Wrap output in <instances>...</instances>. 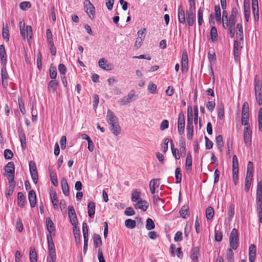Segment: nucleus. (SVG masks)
Segmentation results:
<instances>
[{
  "label": "nucleus",
  "instance_id": "nucleus-49",
  "mask_svg": "<svg viewBox=\"0 0 262 262\" xmlns=\"http://www.w3.org/2000/svg\"><path fill=\"white\" fill-rule=\"evenodd\" d=\"M175 177L177 180V183H180L182 179V174L181 173V169L180 168L178 167L175 170Z\"/></svg>",
  "mask_w": 262,
  "mask_h": 262
},
{
  "label": "nucleus",
  "instance_id": "nucleus-18",
  "mask_svg": "<svg viewBox=\"0 0 262 262\" xmlns=\"http://www.w3.org/2000/svg\"><path fill=\"white\" fill-rule=\"evenodd\" d=\"M252 11L255 19H258V0H252Z\"/></svg>",
  "mask_w": 262,
  "mask_h": 262
},
{
  "label": "nucleus",
  "instance_id": "nucleus-28",
  "mask_svg": "<svg viewBox=\"0 0 262 262\" xmlns=\"http://www.w3.org/2000/svg\"><path fill=\"white\" fill-rule=\"evenodd\" d=\"M51 199L53 203V206L55 209L58 208V200L57 198V194L55 191H52L50 193Z\"/></svg>",
  "mask_w": 262,
  "mask_h": 262
},
{
  "label": "nucleus",
  "instance_id": "nucleus-24",
  "mask_svg": "<svg viewBox=\"0 0 262 262\" xmlns=\"http://www.w3.org/2000/svg\"><path fill=\"white\" fill-rule=\"evenodd\" d=\"M58 82L55 80L50 81L48 85V90L50 92L54 93L57 89Z\"/></svg>",
  "mask_w": 262,
  "mask_h": 262
},
{
  "label": "nucleus",
  "instance_id": "nucleus-27",
  "mask_svg": "<svg viewBox=\"0 0 262 262\" xmlns=\"http://www.w3.org/2000/svg\"><path fill=\"white\" fill-rule=\"evenodd\" d=\"M46 224L47 230L49 232V234H51L52 232L54 231L55 227L54 225L50 218L48 217L46 219Z\"/></svg>",
  "mask_w": 262,
  "mask_h": 262
},
{
  "label": "nucleus",
  "instance_id": "nucleus-35",
  "mask_svg": "<svg viewBox=\"0 0 262 262\" xmlns=\"http://www.w3.org/2000/svg\"><path fill=\"white\" fill-rule=\"evenodd\" d=\"M232 171H238V160L236 155H234L232 158Z\"/></svg>",
  "mask_w": 262,
  "mask_h": 262
},
{
  "label": "nucleus",
  "instance_id": "nucleus-61",
  "mask_svg": "<svg viewBox=\"0 0 262 262\" xmlns=\"http://www.w3.org/2000/svg\"><path fill=\"white\" fill-rule=\"evenodd\" d=\"M236 28L238 30L237 32V36H239L240 39H242L243 37V27L241 24H237L236 25Z\"/></svg>",
  "mask_w": 262,
  "mask_h": 262
},
{
  "label": "nucleus",
  "instance_id": "nucleus-46",
  "mask_svg": "<svg viewBox=\"0 0 262 262\" xmlns=\"http://www.w3.org/2000/svg\"><path fill=\"white\" fill-rule=\"evenodd\" d=\"M258 129L262 131V107L260 108L258 113Z\"/></svg>",
  "mask_w": 262,
  "mask_h": 262
},
{
  "label": "nucleus",
  "instance_id": "nucleus-52",
  "mask_svg": "<svg viewBox=\"0 0 262 262\" xmlns=\"http://www.w3.org/2000/svg\"><path fill=\"white\" fill-rule=\"evenodd\" d=\"M249 115H242V124L246 126L249 125Z\"/></svg>",
  "mask_w": 262,
  "mask_h": 262
},
{
  "label": "nucleus",
  "instance_id": "nucleus-53",
  "mask_svg": "<svg viewBox=\"0 0 262 262\" xmlns=\"http://www.w3.org/2000/svg\"><path fill=\"white\" fill-rule=\"evenodd\" d=\"M20 141L21 142V146L23 148H26V136L24 133H20L19 135Z\"/></svg>",
  "mask_w": 262,
  "mask_h": 262
},
{
  "label": "nucleus",
  "instance_id": "nucleus-11",
  "mask_svg": "<svg viewBox=\"0 0 262 262\" xmlns=\"http://www.w3.org/2000/svg\"><path fill=\"white\" fill-rule=\"evenodd\" d=\"M256 248L252 244L249 247V259L250 262H254L256 258Z\"/></svg>",
  "mask_w": 262,
  "mask_h": 262
},
{
  "label": "nucleus",
  "instance_id": "nucleus-16",
  "mask_svg": "<svg viewBox=\"0 0 262 262\" xmlns=\"http://www.w3.org/2000/svg\"><path fill=\"white\" fill-rule=\"evenodd\" d=\"M178 19L180 23L184 24L186 23L185 11L181 6L178 8Z\"/></svg>",
  "mask_w": 262,
  "mask_h": 262
},
{
  "label": "nucleus",
  "instance_id": "nucleus-26",
  "mask_svg": "<svg viewBox=\"0 0 262 262\" xmlns=\"http://www.w3.org/2000/svg\"><path fill=\"white\" fill-rule=\"evenodd\" d=\"M186 16V21L188 25L189 26H192L194 24L195 20V16L194 14L187 12Z\"/></svg>",
  "mask_w": 262,
  "mask_h": 262
},
{
  "label": "nucleus",
  "instance_id": "nucleus-29",
  "mask_svg": "<svg viewBox=\"0 0 262 262\" xmlns=\"http://www.w3.org/2000/svg\"><path fill=\"white\" fill-rule=\"evenodd\" d=\"M30 260L31 262H37V256L34 247H31L30 250Z\"/></svg>",
  "mask_w": 262,
  "mask_h": 262
},
{
  "label": "nucleus",
  "instance_id": "nucleus-64",
  "mask_svg": "<svg viewBox=\"0 0 262 262\" xmlns=\"http://www.w3.org/2000/svg\"><path fill=\"white\" fill-rule=\"evenodd\" d=\"M124 213L127 216H131V215H133L135 214V211H134V210L133 209V208L127 207L125 209V210L124 211Z\"/></svg>",
  "mask_w": 262,
  "mask_h": 262
},
{
  "label": "nucleus",
  "instance_id": "nucleus-31",
  "mask_svg": "<svg viewBox=\"0 0 262 262\" xmlns=\"http://www.w3.org/2000/svg\"><path fill=\"white\" fill-rule=\"evenodd\" d=\"M25 196L23 193L21 192H19L17 194V203L18 205L23 207L25 206Z\"/></svg>",
  "mask_w": 262,
  "mask_h": 262
},
{
  "label": "nucleus",
  "instance_id": "nucleus-5",
  "mask_svg": "<svg viewBox=\"0 0 262 262\" xmlns=\"http://www.w3.org/2000/svg\"><path fill=\"white\" fill-rule=\"evenodd\" d=\"M229 241L231 248L236 249L238 247V235L237 231L235 228L231 231Z\"/></svg>",
  "mask_w": 262,
  "mask_h": 262
},
{
  "label": "nucleus",
  "instance_id": "nucleus-23",
  "mask_svg": "<svg viewBox=\"0 0 262 262\" xmlns=\"http://www.w3.org/2000/svg\"><path fill=\"white\" fill-rule=\"evenodd\" d=\"M0 56L2 64L5 65L7 61V56L5 47L3 45H0Z\"/></svg>",
  "mask_w": 262,
  "mask_h": 262
},
{
  "label": "nucleus",
  "instance_id": "nucleus-15",
  "mask_svg": "<svg viewBox=\"0 0 262 262\" xmlns=\"http://www.w3.org/2000/svg\"><path fill=\"white\" fill-rule=\"evenodd\" d=\"M28 199L32 208L35 206L36 203V194L34 190H30L28 193Z\"/></svg>",
  "mask_w": 262,
  "mask_h": 262
},
{
  "label": "nucleus",
  "instance_id": "nucleus-10",
  "mask_svg": "<svg viewBox=\"0 0 262 262\" xmlns=\"http://www.w3.org/2000/svg\"><path fill=\"white\" fill-rule=\"evenodd\" d=\"M148 207V203L147 201L141 199L139 200L137 203L135 205V208L136 209H139L141 210L145 211Z\"/></svg>",
  "mask_w": 262,
  "mask_h": 262
},
{
  "label": "nucleus",
  "instance_id": "nucleus-36",
  "mask_svg": "<svg viewBox=\"0 0 262 262\" xmlns=\"http://www.w3.org/2000/svg\"><path fill=\"white\" fill-rule=\"evenodd\" d=\"M188 210H189V208L188 206H183L180 211V215L181 216L183 217V218H186L188 215Z\"/></svg>",
  "mask_w": 262,
  "mask_h": 262
},
{
  "label": "nucleus",
  "instance_id": "nucleus-48",
  "mask_svg": "<svg viewBox=\"0 0 262 262\" xmlns=\"http://www.w3.org/2000/svg\"><path fill=\"white\" fill-rule=\"evenodd\" d=\"M189 11H188L187 12H188L189 13L194 14V12L195 11L194 0H189Z\"/></svg>",
  "mask_w": 262,
  "mask_h": 262
},
{
  "label": "nucleus",
  "instance_id": "nucleus-25",
  "mask_svg": "<svg viewBox=\"0 0 262 262\" xmlns=\"http://www.w3.org/2000/svg\"><path fill=\"white\" fill-rule=\"evenodd\" d=\"M88 214L90 217H92L95 213V204L91 201L89 203L88 205Z\"/></svg>",
  "mask_w": 262,
  "mask_h": 262
},
{
  "label": "nucleus",
  "instance_id": "nucleus-63",
  "mask_svg": "<svg viewBox=\"0 0 262 262\" xmlns=\"http://www.w3.org/2000/svg\"><path fill=\"white\" fill-rule=\"evenodd\" d=\"M13 156V152L10 149H7L4 151V156L7 159H11Z\"/></svg>",
  "mask_w": 262,
  "mask_h": 262
},
{
  "label": "nucleus",
  "instance_id": "nucleus-62",
  "mask_svg": "<svg viewBox=\"0 0 262 262\" xmlns=\"http://www.w3.org/2000/svg\"><path fill=\"white\" fill-rule=\"evenodd\" d=\"M228 216H229L230 219H231L233 217L234 214V207L233 205H230L228 209Z\"/></svg>",
  "mask_w": 262,
  "mask_h": 262
},
{
  "label": "nucleus",
  "instance_id": "nucleus-4",
  "mask_svg": "<svg viewBox=\"0 0 262 262\" xmlns=\"http://www.w3.org/2000/svg\"><path fill=\"white\" fill-rule=\"evenodd\" d=\"M255 94L256 101L259 105H262V84L255 80Z\"/></svg>",
  "mask_w": 262,
  "mask_h": 262
},
{
  "label": "nucleus",
  "instance_id": "nucleus-30",
  "mask_svg": "<svg viewBox=\"0 0 262 262\" xmlns=\"http://www.w3.org/2000/svg\"><path fill=\"white\" fill-rule=\"evenodd\" d=\"M141 192L137 189H135L132 191L131 199L133 202H136L141 200L140 199Z\"/></svg>",
  "mask_w": 262,
  "mask_h": 262
},
{
  "label": "nucleus",
  "instance_id": "nucleus-7",
  "mask_svg": "<svg viewBox=\"0 0 262 262\" xmlns=\"http://www.w3.org/2000/svg\"><path fill=\"white\" fill-rule=\"evenodd\" d=\"M29 166L31 178L33 182L36 184L38 182V173L35 162L32 161H30Z\"/></svg>",
  "mask_w": 262,
  "mask_h": 262
},
{
  "label": "nucleus",
  "instance_id": "nucleus-9",
  "mask_svg": "<svg viewBox=\"0 0 262 262\" xmlns=\"http://www.w3.org/2000/svg\"><path fill=\"white\" fill-rule=\"evenodd\" d=\"M238 14V10L236 7L232 8L231 11V14L229 16V25L235 26V18Z\"/></svg>",
  "mask_w": 262,
  "mask_h": 262
},
{
  "label": "nucleus",
  "instance_id": "nucleus-43",
  "mask_svg": "<svg viewBox=\"0 0 262 262\" xmlns=\"http://www.w3.org/2000/svg\"><path fill=\"white\" fill-rule=\"evenodd\" d=\"M180 149L181 155L185 156L186 152L185 142L183 138H181L180 140Z\"/></svg>",
  "mask_w": 262,
  "mask_h": 262
},
{
  "label": "nucleus",
  "instance_id": "nucleus-34",
  "mask_svg": "<svg viewBox=\"0 0 262 262\" xmlns=\"http://www.w3.org/2000/svg\"><path fill=\"white\" fill-rule=\"evenodd\" d=\"M214 212L213 209L211 207H208L206 210V216L208 220L212 219L214 216Z\"/></svg>",
  "mask_w": 262,
  "mask_h": 262
},
{
  "label": "nucleus",
  "instance_id": "nucleus-42",
  "mask_svg": "<svg viewBox=\"0 0 262 262\" xmlns=\"http://www.w3.org/2000/svg\"><path fill=\"white\" fill-rule=\"evenodd\" d=\"M160 179H152L150 181L149 187L154 188L156 189L160 185Z\"/></svg>",
  "mask_w": 262,
  "mask_h": 262
},
{
  "label": "nucleus",
  "instance_id": "nucleus-56",
  "mask_svg": "<svg viewBox=\"0 0 262 262\" xmlns=\"http://www.w3.org/2000/svg\"><path fill=\"white\" fill-rule=\"evenodd\" d=\"M46 35L48 44H52V42H53V40L52 37V33L50 29H48L47 30Z\"/></svg>",
  "mask_w": 262,
  "mask_h": 262
},
{
  "label": "nucleus",
  "instance_id": "nucleus-59",
  "mask_svg": "<svg viewBox=\"0 0 262 262\" xmlns=\"http://www.w3.org/2000/svg\"><path fill=\"white\" fill-rule=\"evenodd\" d=\"M31 7V3L29 2H23L19 5L20 8L23 10H25L27 8H30Z\"/></svg>",
  "mask_w": 262,
  "mask_h": 262
},
{
  "label": "nucleus",
  "instance_id": "nucleus-41",
  "mask_svg": "<svg viewBox=\"0 0 262 262\" xmlns=\"http://www.w3.org/2000/svg\"><path fill=\"white\" fill-rule=\"evenodd\" d=\"M73 232H74V236H75L76 242L79 243V241H80V231H79V228L77 227V226H74V227H73Z\"/></svg>",
  "mask_w": 262,
  "mask_h": 262
},
{
  "label": "nucleus",
  "instance_id": "nucleus-3",
  "mask_svg": "<svg viewBox=\"0 0 262 262\" xmlns=\"http://www.w3.org/2000/svg\"><path fill=\"white\" fill-rule=\"evenodd\" d=\"M5 175L6 176L9 183L13 182L14 177V166L12 162L8 163L5 168Z\"/></svg>",
  "mask_w": 262,
  "mask_h": 262
},
{
  "label": "nucleus",
  "instance_id": "nucleus-40",
  "mask_svg": "<svg viewBox=\"0 0 262 262\" xmlns=\"http://www.w3.org/2000/svg\"><path fill=\"white\" fill-rule=\"evenodd\" d=\"M155 227V223L153 220L150 218L146 220V228L148 230L154 229Z\"/></svg>",
  "mask_w": 262,
  "mask_h": 262
},
{
  "label": "nucleus",
  "instance_id": "nucleus-1",
  "mask_svg": "<svg viewBox=\"0 0 262 262\" xmlns=\"http://www.w3.org/2000/svg\"><path fill=\"white\" fill-rule=\"evenodd\" d=\"M256 213L260 223L262 224V182L257 184L256 195Z\"/></svg>",
  "mask_w": 262,
  "mask_h": 262
},
{
  "label": "nucleus",
  "instance_id": "nucleus-6",
  "mask_svg": "<svg viewBox=\"0 0 262 262\" xmlns=\"http://www.w3.org/2000/svg\"><path fill=\"white\" fill-rule=\"evenodd\" d=\"M244 140L246 146L251 144L252 131L250 129V125L245 126L244 129Z\"/></svg>",
  "mask_w": 262,
  "mask_h": 262
},
{
  "label": "nucleus",
  "instance_id": "nucleus-13",
  "mask_svg": "<svg viewBox=\"0 0 262 262\" xmlns=\"http://www.w3.org/2000/svg\"><path fill=\"white\" fill-rule=\"evenodd\" d=\"M106 121L109 124L118 121L114 113L110 110L107 112Z\"/></svg>",
  "mask_w": 262,
  "mask_h": 262
},
{
  "label": "nucleus",
  "instance_id": "nucleus-38",
  "mask_svg": "<svg viewBox=\"0 0 262 262\" xmlns=\"http://www.w3.org/2000/svg\"><path fill=\"white\" fill-rule=\"evenodd\" d=\"M157 85L151 82H150L148 85V91L149 93L155 94L157 93Z\"/></svg>",
  "mask_w": 262,
  "mask_h": 262
},
{
  "label": "nucleus",
  "instance_id": "nucleus-37",
  "mask_svg": "<svg viewBox=\"0 0 262 262\" xmlns=\"http://www.w3.org/2000/svg\"><path fill=\"white\" fill-rule=\"evenodd\" d=\"M125 225L128 228L133 229L136 227V222L135 220L127 219L125 221Z\"/></svg>",
  "mask_w": 262,
  "mask_h": 262
},
{
  "label": "nucleus",
  "instance_id": "nucleus-47",
  "mask_svg": "<svg viewBox=\"0 0 262 262\" xmlns=\"http://www.w3.org/2000/svg\"><path fill=\"white\" fill-rule=\"evenodd\" d=\"M203 12L204 9L203 8H200L198 10V24L199 26L202 25L203 22Z\"/></svg>",
  "mask_w": 262,
  "mask_h": 262
},
{
  "label": "nucleus",
  "instance_id": "nucleus-14",
  "mask_svg": "<svg viewBox=\"0 0 262 262\" xmlns=\"http://www.w3.org/2000/svg\"><path fill=\"white\" fill-rule=\"evenodd\" d=\"M193 115L192 110L191 109L189 112L188 111L187 114V124L186 127V130H193Z\"/></svg>",
  "mask_w": 262,
  "mask_h": 262
},
{
  "label": "nucleus",
  "instance_id": "nucleus-57",
  "mask_svg": "<svg viewBox=\"0 0 262 262\" xmlns=\"http://www.w3.org/2000/svg\"><path fill=\"white\" fill-rule=\"evenodd\" d=\"M215 11L216 19L217 21L220 23L221 20V9L219 6L215 7Z\"/></svg>",
  "mask_w": 262,
  "mask_h": 262
},
{
  "label": "nucleus",
  "instance_id": "nucleus-8",
  "mask_svg": "<svg viewBox=\"0 0 262 262\" xmlns=\"http://www.w3.org/2000/svg\"><path fill=\"white\" fill-rule=\"evenodd\" d=\"M188 69V55L186 51H183L181 59V71L182 73H186Z\"/></svg>",
  "mask_w": 262,
  "mask_h": 262
},
{
  "label": "nucleus",
  "instance_id": "nucleus-2",
  "mask_svg": "<svg viewBox=\"0 0 262 262\" xmlns=\"http://www.w3.org/2000/svg\"><path fill=\"white\" fill-rule=\"evenodd\" d=\"M84 10L89 17L93 20L95 17V8L90 0H85L83 2Z\"/></svg>",
  "mask_w": 262,
  "mask_h": 262
},
{
  "label": "nucleus",
  "instance_id": "nucleus-44",
  "mask_svg": "<svg viewBox=\"0 0 262 262\" xmlns=\"http://www.w3.org/2000/svg\"><path fill=\"white\" fill-rule=\"evenodd\" d=\"M234 255L232 249H228L227 252V262H234Z\"/></svg>",
  "mask_w": 262,
  "mask_h": 262
},
{
  "label": "nucleus",
  "instance_id": "nucleus-17",
  "mask_svg": "<svg viewBox=\"0 0 262 262\" xmlns=\"http://www.w3.org/2000/svg\"><path fill=\"white\" fill-rule=\"evenodd\" d=\"M192 157L190 152H188L185 161V168L188 172H190L191 170Z\"/></svg>",
  "mask_w": 262,
  "mask_h": 262
},
{
  "label": "nucleus",
  "instance_id": "nucleus-55",
  "mask_svg": "<svg viewBox=\"0 0 262 262\" xmlns=\"http://www.w3.org/2000/svg\"><path fill=\"white\" fill-rule=\"evenodd\" d=\"M169 142V140L168 138H165L163 140V144L162 145L161 150L164 153L168 150V144Z\"/></svg>",
  "mask_w": 262,
  "mask_h": 262
},
{
  "label": "nucleus",
  "instance_id": "nucleus-39",
  "mask_svg": "<svg viewBox=\"0 0 262 262\" xmlns=\"http://www.w3.org/2000/svg\"><path fill=\"white\" fill-rule=\"evenodd\" d=\"M210 36L211 40L213 42H214L217 39V32L215 27H212L210 31Z\"/></svg>",
  "mask_w": 262,
  "mask_h": 262
},
{
  "label": "nucleus",
  "instance_id": "nucleus-33",
  "mask_svg": "<svg viewBox=\"0 0 262 262\" xmlns=\"http://www.w3.org/2000/svg\"><path fill=\"white\" fill-rule=\"evenodd\" d=\"M94 246L95 248L98 247L101 245L102 242L99 235L94 234L93 235Z\"/></svg>",
  "mask_w": 262,
  "mask_h": 262
},
{
  "label": "nucleus",
  "instance_id": "nucleus-58",
  "mask_svg": "<svg viewBox=\"0 0 262 262\" xmlns=\"http://www.w3.org/2000/svg\"><path fill=\"white\" fill-rule=\"evenodd\" d=\"M10 186L9 189L7 190L6 195H10L12 194L14 188L15 186V183L14 181H13V182L9 183Z\"/></svg>",
  "mask_w": 262,
  "mask_h": 262
},
{
  "label": "nucleus",
  "instance_id": "nucleus-22",
  "mask_svg": "<svg viewBox=\"0 0 262 262\" xmlns=\"http://www.w3.org/2000/svg\"><path fill=\"white\" fill-rule=\"evenodd\" d=\"M253 174H247L245 180V190L248 192L249 190L252 181Z\"/></svg>",
  "mask_w": 262,
  "mask_h": 262
},
{
  "label": "nucleus",
  "instance_id": "nucleus-32",
  "mask_svg": "<svg viewBox=\"0 0 262 262\" xmlns=\"http://www.w3.org/2000/svg\"><path fill=\"white\" fill-rule=\"evenodd\" d=\"M2 35H3V38L6 41H9V32L8 27L7 26H5L4 24H3V27Z\"/></svg>",
  "mask_w": 262,
  "mask_h": 262
},
{
  "label": "nucleus",
  "instance_id": "nucleus-60",
  "mask_svg": "<svg viewBox=\"0 0 262 262\" xmlns=\"http://www.w3.org/2000/svg\"><path fill=\"white\" fill-rule=\"evenodd\" d=\"M249 104L248 102H245L242 107V115H249Z\"/></svg>",
  "mask_w": 262,
  "mask_h": 262
},
{
  "label": "nucleus",
  "instance_id": "nucleus-50",
  "mask_svg": "<svg viewBox=\"0 0 262 262\" xmlns=\"http://www.w3.org/2000/svg\"><path fill=\"white\" fill-rule=\"evenodd\" d=\"M50 77L52 79L56 78L57 76L56 69L54 67L51 66L50 68Z\"/></svg>",
  "mask_w": 262,
  "mask_h": 262
},
{
  "label": "nucleus",
  "instance_id": "nucleus-54",
  "mask_svg": "<svg viewBox=\"0 0 262 262\" xmlns=\"http://www.w3.org/2000/svg\"><path fill=\"white\" fill-rule=\"evenodd\" d=\"M69 217L70 219L71 223L73 226V227L76 226L78 224L76 214H75L72 215H69Z\"/></svg>",
  "mask_w": 262,
  "mask_h": 262
},
{
  "label": "nucleus",
  "instance_id": "nucleus-51",
  "mask_svg": "<svg viewBox=\"0 0 262 262\" xmlns=\"http://www.w3.org/2000/svg\"><path fill=\"white\" fill-rule=\"evenodd\" d=\"M146 29L143 28L139 30L138 31L137 34H138V38L144 40L145 37V33H146Z\"/></svg>",
  "mask_w": 262,
  "mask_h": 262
},
{
  "label": "nucleus",
  "instance_id": "nucleus-21",
  "mask_svg": "<svg viewBox=\"0 0 262 262\" xmlns=\"http://www.w3.org/2000/svg\"><path fill=\"white\" fill-rule=\"evenodd\" d=\"M61 185L63 194L66 196H68L69 195V186L67 180L64 178L61 179Z\"/></svg>",
  "mask_w": 262,
  "mask_h": 262
},
{
  "label": "nucleus",
  "instance_id": "nucleus-45",
  "mask_svg": "<svg viewBox=\"0 0 262 262\" xmlns=\"http://www.w3.org/2000/svg\"><path fill=\"white\" fill-rule=\"evenodd\" d=\"M48 245L49 256L52 257H54V256H56L55 249L54 243L49 244H48Z\"/></svg>",
  "mask_w": 262,
  "mask_h": 262
},
{
  "label": "nucleus",
  "instance_id": "nucleus-19",
  "mask_svg": "<svg viewBox=\"0 0 262 262\" xmlns=\"http://www.w3.org/2000/svg\"><path fill=\"white\" fill-rule=\"evenodd\" d=\"M200 249L198 247L193 248L190 252L191 258L194 262L198 261V256L199 255Z\"/></svg>",
  "mask_w": 262,
  "mask_h": 262
},
{
  "label": "nucleus",
  "instance_id": "nucleus-20",
  "mask_svg": "<svg viewBox=\"0 0 262 262\" xmlns=\"http://www.w3.org/2000/svg\"><path fill=\"white\" fill-rule=\"evenodd\" d=\"M106 62L107 61L105 58H101L98 62L99 66L103 70L107 71L111 70L112 68L111 64H107Z\"/></svg>",
  "mask_w": 262,
  "mask_h": 262
},
{
  "label": "nucleus",
  "instance_id": "nucleus-12",
  "mask_svg": "<svg viewBox=\"0 0 262 262\" xmlns=\"http://www.w3.org/2000/svg\"><path fill=\"white\" fill-rule=\"evenodd\" d=\"M110 125V129L113 135L117 136L121 133V127L119 124L118 121L114 122L109 124Z\"/></svg>",
  "mask_w": 262,
  "mask_h": 262
}]
</instances>
